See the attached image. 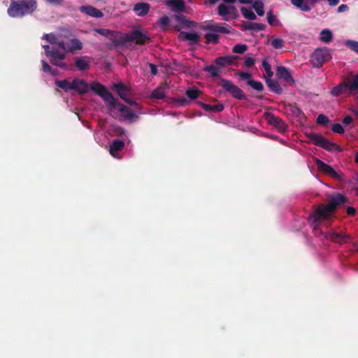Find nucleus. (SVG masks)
Returning a JSON list of instances; mask_svg holds the SVG:
<instances>
[{
    "label": "nucleus",
    "instance_id": "1",
    "mask_svg": "<svg viewBox=\"0 0 358 358\" xmlns=\"http://www.w3.org/2000/svg\"><path fill=\"white\" fill-rule=\"evenodd\" d=\"M348 201V198L340 193L333 195L327 204L321 203L315 207L309 216V221L317 227L322 221L332 216L336 210Z\"/></svg>",
    "mask_w": 358,
    "mask_h": 358
},
{
    "label": "nucleus",
    "instance_id": "2",
    "mask_svg": "<svg viewBox=\"0 0 358 358\" xmlns=\"http://www.w3.org/2000/svg\"><path fill=\"white\" fill-rule=\"evenodd\" d=\"M37 8L36 0H11L7 13L11 17H23L31 15Z\"/></svg>",
    "mask_w": 358,
    "mask_h": 358
},
{
    "label": "nucleus",
    "instance_id": "3",
    "mask_svg": "<svg viewBox=\"0 0 358 358\" xmlns=\"http://www.w3.org/2000/svg\"><path fill=\"white\" fill-rule=\"evenodd\" d=\"M356 90H358V73L352 79L344 76L342 81L332 88L331 94L338 96L341 94H350Z\"/></svg>",
    "mask_w": 358,
    "mask_h": 358
},
{
    "label": "nucleus",
    "instance_id": "4",
    "mask_svg": "<svg viewBox=\"0 0 358 358\" xmlns=\"http://www.w3.org/2000/svg\"><path fill=\"white\" fill-rule=\"evenodd\" d=\"M306 136L309 140L316 146H320L328 151H342V148L338 145L330 141L327 138H325L320 134L311 132L306 134Z\"/></svg>",
    "mask_w": 358,
    "mask_h": 358
},
{
    "label": "nucleus",
    "instance_id": "5",
    "mask_svg": "<svg viewBox=\"0 0 358 358\" xmlns=\"http://www.w3.org/2000/svg\"><path fill=\"white\" fill-rule=\"evenodd\" d=\"M94 31L111 41L115 47L125 45L127 43V34L102 28L95 29Z\"/></svg>",
    "mask_w": 358,
    "mask_h": 358
},
{
    "label": "nucleus",
    "instance_id": "6",
    "mask_svg": "<svg viewBox=\"0 0 358 358\" xmlns=\"http://www.w3.org/2000/svg\"><path fill=\"white\" fill-rule=\"evenodd\" d=\"M90 88L94 93L103 99L105 103L108 106L110 110L115 108L117 104V101L105 86L96 83L92 84Z\"/></svg>",
    "mask_w": 358,
    "mask_h": 358
},
{
    "label": "nucleus",
    "instance_id": "7",
    "mask_svg": "<svg viewBox=\"0 0 358 358\" xmlns=\"http://www.w3.org/2000/svg\"><path fill=\"white\" fill-rule=\"evenodd\" d=\"M235 76L238 78L239 81L243 83L248 87V90H250V88L257 92H262L264 90V87L262 83L260 81L255 80L252 74L248 72L237 71L235 73Z\"/></svg>",
    "mask_w": 358,
    "mask_h": 358
},
{
    "label": "nucleus",
    "instance_id": "8",
    "mask_svg": "<svg viewBox=\"0 0 358 358\" xmlns=\"http://www.w3.org/2000/svg\"><path fill=\"white\" fill-rule=\"evenodd\" d=\"M218 85L222 87L225 92L229 93L233 98L238 100H245L246 99L243 91L238 86L234 85L231 80L220 78Z\"/></svg>",
    "mask_w": 358,
    "mask_h": 358
},
{
    "label": "nucleus",
    "instance_id": "9",
    "mask_svg": "<svg viewBox=\"0 0 358 358\" xmlns=\"http://www.w3.org/2000/svg\"><path fill=\"white\" fill-rule=\"evenodd\" d=\"M46 57L50 59L52 65L57 66V62L64 59L66 55L64 51H62L57 47H50L48 45H43Z\"/></svg>",
    "mask_w": 358,
    "mask_h": 358
},
{
    "label": "nucleus",
    "instance_id": "10",
    "mask_svg": "<svg viewBox=\"0 0 358 358\" xmlns=\"http://www.w3.org/2000/svg\"><path fill=\"white\" fill-rule=\"evenodd\" d=\"M331 59V54L327 49H317L311 55V62L314 67L322 66Z\"/></svg>",
    "mask_w": 358,
    "mask_h": 358
},
{
    "label": "nucleus",
    "instance_id": "11",
    "mask_svg": "<svg viewBox=\"0 0 358 358\" xmlns=\"http://www.w3.org/2000/svg\"><path fill=\"white\" fill-rule=\"evenodd\" d=\"M324 236L327 240L339 245L347 243L351 240V237L349 235L336 231L326 232Z\"/></svg>",
    "mask_w": 358,
    "mask_h": 358
},
{
    "label": "nucleus",
    "instance_id": "12",
    "mask_svg": "<svg viewBox=\"0 0 358 358\" xmlns=\"http://www.w3.org/2000/svg\"><path fill=\"white\" fill-rule=\"evenodd\" d=\"M317 169L323 173L330 176L331 178L338 180L339 181L343 180V175L341 173L336 172L331 166L325 164L320 159H317L315 160Z\"/></svg>",
    "mask_w": 358,
    "mask_h": 358
},
{
    "label": "nucleus",
    "instance_id": "13",
    "mask_svg": "<svg viewBox=\"0 0 358 358\" xmlns=\"http://www.w3.org/2000/svg\"><path fill=\"white\" fill-rule=\"evenodd\" d=\"M127 43L135 41L138 45H144L150 41V38L139 29H133L130 33L127 34Z\"/></svg>",
    "mask_w": 358,
    "mask_h": 358
},
{
    "label": "nucleus",
    "instance_id": "14",
    "mask_svg": "<svg viewBox=\"0 0 358 358\" xmlns=\"http://www.w3.org/2000/svg\"><path fill=\"white\" fill-rule=\"evenodd\" d=\"M217 13L224 20L229 21L230 19H235L237 17V10L233 6L220 4L217 8Z\"/></svg>",
    "mask_w": 358,
    "mask_h": 358
},
{
    "label": "nucleus",
    "instance_id": "15",
    "mask_svg": "<svg viewBox=\"0 0 358 358\" xmlns=\"http://www.w3.org/2000/svg\"><path fill=\"white\" fill-rule=\"evenodd\" d=\"M242 59L238 56L227 55L224 57H220L215 59V64L218 67H224L226 65H235L239 66L240 61Z\"/></svg>",
    "mask_w": 358,
    "mask_h": 358
},
{
    "label": "nucleus",
    "instance_id": "16",
    "mask_svg": "<svg viewBox=\"0 0 358 358\" xmlns=\"http://www.w3.org/2000/svg\"><path fill=\"white\" fill-rule=\"evenodd\" d=\"M205 30H208L213 32L221 34H229L232 30L231 27L226 24L224 23H217V24H208L203 27Z\"/></svg>",
    "mask_w": 358,
    "mask_h": 358
},
{
    "label": "nucleus",
    "instance_id": "17",
    "mask_svg": "<svg viewBox=\"0 0 358 358\" xmlns=\"http://www.w3.org/2000/svg\"><path fill=\"white\" fill-rule=\"evenodd\" d=\"M115 108H117L118 110L120 113L121 116L127 120H132L134 118H138V116L130 109L128 106H124L123 104L117 102V104Z\"/></svg>",
    "mask_w": 358,
    "mask_h": 358
},
{
    "label": "nucleus",
    "instance_id": "18",
    "mask_svg": "<svg viewBox=\"0 0 358 358\" xmlns=\"http://www.w3.org/2000/svg\"><path fill=\"white\" fill-rule=\"evenodd\" d=\"M276 76L278 79L284 80L288 85H294V79L288 69H277Z\"/></svg>",
    "mask_w": 358,
    "mask_h": 358
},
{
    "label": "nucleus",
    "instance_id": "19",
    "mask_svg": "<svg viewBox=\"0 0 358 358\" xmlns=\"http://www.w3.org/2000/svg\"><path fill=\"white\" fill-rule=\"evenodd\" d=\"M269 124L273 126L281 131L286 130L287 126L281 118L273 114L268 115L266 117Z\"/></svg>",
    "mask_w": 358,
    "mask_h": 358
},
{
    "label": "nucleus",
    "instance_id": "20",
    "mask_svg": "<svg viewBox=\"0 0 358 358\" xmlns=\"http://www.w3.org/2000/svg\"><path fill=\"white\" fill-rule=\"evenodd\" d=\"M178 38L181 41H189L192 44L197 43L200 41V36L196 32L180 31L178 34Z\"/></svg>",
    "mask_w": 358,
    "mask_h": 358
},
{
    "label": "nucleus",
    "instance_id": "21",
    "mask_svg": "<svg viewBox=\"0 0 358 358\" xmlns=\"http://www.w3.org/2000/svg\"><path fill=\"white\" fill-rule=\"evenodd\" d=\"M266 83L270 90L273 93L277 94H282L283 90L277 80L266 76Z\"/></svg>",
    "mask_w": 358,
    "mask_h": 358
},
{
    "label": "nucleus",
    "instance_id": "22",
    "mask_svg": "<svg viewBox=\"0 0 358 358\" xmlns=\"http://www.w3.org/2000/svg\"><path fill=\"white\" fill-rule=\"evenodd\" d=\"M80 10L91 17H101L103 15L101 10L91 6H83L80 8Z\"/></svg>",
    "mask_w": 358,
    "mask_h": 358
},
{
    "label": "nucleus",
    "instance_id": "23",
    "mask_svg": "<svg viewBox=\"0 0 358 358\" xmlns=\"http://www.w3.org/2000/svg\"><path fill=\"white\" fill-rule=\"evenodd\" d=\"M113 90L116 91V92L122 99H123L124 101H127L129 89L124 84L122 83L114 84Z\"/></svg>",
    "mask_w": 358,
    "mask_h": 358
},
{
    "label": "nucleus",
    "instance_id": "24",
    "mask_svg": "<svg viewBox=\"0 0 358 358\" xmlns=\"http://www.w3.org/2000/svg\"><path fill=\"white\" fill-rule=\"evenodd\" d=\"M168 87V85L166 83H162L160 85L154 90L151 94V98L162 99L165 97L164 90Z\"/></svg>",
    "mask_w": 358,
    "mask_h": 358
},
{
    "label": "nucleus",
    "instance_id": "25",
    "mask_svg": "<svg viewBox=\"0 0 358 358\" xmlns=\"http://www.w3.org/2000/svg\"><path fill=\"white\" fill-rule=\"evenodd\" d=\"M72 85V90H77L81 94L86 93L89 89L88 85L85 81L81 80L76 79L73 80Z\"/></svg>",
    "mask_w": 358,
    "mask_h": 358
},
{
    "label": "nucleus",
    "instance_id": "26",
    "mask_svg": "<svg viewBox=\"0 0 358 358\" xmlns=\"http://www.w3.org/2000/svg\"><path fill=\"white\" fill-rule=\"evenodd\" d=\"M124 147V143L120 140H115L110 145L109 152L113 157H116L117 152L123 150Z\"/></svg>",
    "mask_w": 358,
    "mask_h": 358
},
{
    "label": "nucleus",
    "instance_id": "27",
    "mask_svg": "<svg viewBox=\"0 0 358 358\" xmlns=\"http://www.w3.org/2000/svg\"><path fill=\"white\" fill-rule=\"evenodd\" d=\"M67 45V52H74L83 48L82 42L76 38L69 40Z\"/></svg>",
    "mask_w": 358,
    "mask_h": 358
},
{
    "label": "nucleus",
    "instance_id": "28",
    "mask_svg": "<svg viewBox=\"0 0 358 358\" xmlns=\"http://www.w3.org/2000/svg\"><path fill=\"white\" fill-rule=\"evenodd\" d=\"M166 4L175 12L182 11L185 7L183 0H170L167 1Z\"/></svg>",
    "mask_w": 358,
    "mask_h": 358
},
{
    "label": "nucleus",
    "instance_id": "29",
    "mask_svg": "<svg viewBox=\"0 0 358 358\" xmlns=\"http://www.w3.org/2000/svg\"><path fill=\"white\" fill-rule=\"evenodd\" d=\"M199 104L204 110L207 112H221L224 110V105L222 103L210 105L199 102Z\"/></svg>",
    "mask_w": 358,
    "mask_h": 358
},
{
    "label": "nucleus",
    "instance_id": "30",
    "mask_svg": "<svg viewBox=\"0 0 358 358\" xmlns=\"http://www.w3.org/2000/svg\"><path fill=\"white\" fill-rule=\"evenodd\" d=\"M150 8V5L147 3H138L135 4L134 10L138 16H144L148 13Z\"/></svg>",
    "mask_w": 358,
    "mask_h": 358
},
{
    "label": "nucleus",
    "instance_id": "31",
    "mask_svg": "<svg viewBox=\"0 0 358 358\" xmlns=\"http://www.w3.org/2000/svg\"><path fill=\"white\" fill-rule=\"evenodd\" d=\"M266 25L262 23L246 22L243 25V30H254L255 31L264 30Z\"/></svg>",
    "mask_w": 358,
    "mask_h": 358
},
{
    "label": "nucleus",
    "instance_id": "32",
    "mask_svg": "<svg viewBox=\"0 0 358 358\" xmlns=\"http://www.w3.org/2000/svg\"><path fill=\"white\" fill-rule=\"evenodd\" d=\"M291 3L303 12L311 10V6H309V4L306 3V0H291Z\"/></svg>",
    "mask_w": 358,
    "mask_h": 358
},
{
    "label": "nucleus",
    "instance_id": "33",
    "mask_svg": "<svg viewBox=\"0 0 358 358\" xmlns=\"http://www.w3.org/2000/svg\"><path fill=\"white\" fill-rule=\"evenodd\" d=\"M333 39V34L329 29H324L320 32V40L325 43H330Z\"/></svg>",
    "mask_w": 358,
    "mask_h": 358
},
{
    "label": "nucleus",
    "instance_id": "34",
    "mask_svg": "<svg viewBox=\"0 0 358 358\" xmlns=\"http://www.w3.org/2000/svg\"><path fill=\"white\" fill-rule=\"evenodd\" d=\"M205 38L206 39V43L208 44H217L219 43V36L215 32L210 31V32H208L205 34Z\"/></svg>",
    "mask_w": 358,
    "mask_h": 358
},
{
    "label": "nucleus",
    "instance_id": "35",
    "mask_svg": "<svg viewBox=\"0 0 358 358\" xmlns=\"http://www.w3.org/2000/svg\"><path fill=\"white\" fill-rule=\"evenodd\" d=\"M241 11L243 17L250 20H255L257 18L256 15L251 9H248L245 7H242Z\"/></svg>",
    "mask_w": 358,
    "mask_h": 358
},
{
    "label": "nucleus",
    "instance_id": "36",
    "mask_svg": "<svg viewBox=\"0 0 358 358\" xmlns=\"http://www.w3.org/2000/svg\"><path fill=\"white\" fill-rule=\"evenodd\" d=\"M185 94L190 100H195L199 97L201 91L197 88H189L187 90Z\"/></svg>",
    "mask_w": 358,
    "mask_h": 358
},
{
    "label": "nucleus",
    "instance_id": "37",
    "mask_svg": "<svg viewBox=\"0 0 358 358\" xmlns=\"http://www.w3.org/2000/svg\"><path fill=\"white\" fill-rule=\"evenodd\" d=\"M56 85H57V86L63 89L65 91H69L70 90H72V86H73L72 82L70 83V82L67 81L66 80H57L56 82Z\"/></svg>",
    "mask_w": 358,
    "mask_h": 358
},
{
    "label": "nucleus",
    "instance_id": "38",
    "mask_svg": "<svg viewBox=\"0 0 358 358\" xmlns=\"http://www.w3.org/2000/svg\"><path fill=\"white\" fill-rule=\"evenodd\" d=\"M253 8L258 15L263 16L264 15V3L262 1H256L253 3Z\"/></svg>",
    "mask_w": 358,
    "mask_h": 358
},
{
    "label": "nucleus",
    "instance_id": "39",
    "mask_svg": "<svg viewBox=\"0 0 358 358\" xmlns=\"http://www.w3.org/2000/svg\"><path fill=\"white\" fill-rule=\"evenodd\" d=\"M291 111H292V114L295 117H298L299 119L301 120V119L305 118L304 113L301 110V108H299L297 106H296V105L292 106L291 108Z\"/></svg>",
    "mask_w": 358,
    "mask_h": 358
},
{
    "label": "nucleus",
    "instance_id": "40",
    "mask_svg": "<svg viewBox=\"0 0 358 358\" xmlns=\"http://www.w3.org/2000/svg\"><path fill=\"white\" fill-rule=\"evenodd\" d=\"M248 49V45L245 44H236L233 48V52L236 54H243Z\"/></svg>",
    "mask_w": 358,
    "mask_h": 358
},
{
    "label": "nucleus",
    "instance_id": "41",
    "mask_svg": "<svg viewBox=\"0 0 358 358\" xmlns=\"http://www.w3.org/2000/svg\"><path fill=\"white\" fill-rule=\"evenodd\" d=\"M345 45L351 50L358 54V41L348 40L345 42Z\"/></svg>",
    "mask_w": 358,
    "mask_h": 358
},
{
    "label": "nucleus",
    "instance_id": "42",
    "mask_svg": "<svg viewBox=\"0 0 358 358\" xmlns=\"http://www.w3.org/2000/svg\"><path fill=\"white\" fill-rule=\"evenodd\" d=\"M271 44L274 48L280 49L284 46L285 42L280 38H275L271 41Z\"/></svg>",
    "mask_w": 358,
    "mask_h": 358
},
{
    "label": "nucleus",
    "instance_id": "43",
    "mask_svg": "<svg viewBox=\"0 0 358 358\" xmlns=\"http://www.w3.org/2000/svg\"><path fill=\"white\" fill-rule=\"evenodd\" d=\"M267 21L271 26H275L278 24V22L276 20L275 16L273 15L272 10L267 13Z\"/></svg>",
    "mask_w": 358,
    "mask_h": 358
},
{
    "label": "nucleus",
    "instance_id": "44",
    "mask_svg": "<svg viewBox=\"0 0 358 358\" xmlns=\"http://www.w3.org/2000/svg\"><path fill=\"white\" fill-rule=\"evenodd\" d=\"M43 39L46 40L48 42H49L51 44H55L57 43V38L54 34H45L42 37Z\"/></svg>",
    "mask_w": 358,
    "mask_h": 358
},
{
    "label": "nucleus",
    "instance_id": "45",
    "mask_svg": "<svg viewBox=\"0 0 358 358\" xmlns=\"http://www.w3.org/2000/svg\"><path fill=\"white\" fill-rule=\"evenodd\" d=\"M316 122L318 124L326 125L327 124H328L329 122V120L326 115H324L323 114H320L317 116Z\"/></svg>",
    "mask_w": 358,
    "mask_h": 358
},
{
    "label": "nucleus",
    "instance_id": "46",
    "mask_svg": "<svg viewBox=\"0 0 358 358\" xmlns=\"http://www.w3.org/2000/svg\"><path fill=\"white\" fill-rule=\"evenodd\" d=\"M55 45H57V48L61 50L62 51H64L65 54L67 52V44L68 41H64L63 40L59 41L58 38L57 39V43H55Z\"/></svg>",
    "mask_w": 358,
    "mask_h": 358
},
{
    "label": "nucleus",
    "instance_id": "47",
    "mask_svg": "<svg viewBox=\"0 0 358 358\" xmlns=\"http://www.w3.org/2000/svg\"><path fill=\"white\" fill-rule=\"evenodd\" d=\"M331 130L334 133H337V134H342L345 131L343 126L341 124H339V123L334 124L332 125V127H331Z\"/></svg>",
    "mask_w": 358,
    "mask_h": 358
},
{
    "label": "nucleus",
    "instance_id": "48",
    "mask_svg": "<svg viewBox=\"0 0 358 358\" xmlns=\"http://www.w3.org/2000/svg\"><path fill=\"white\" fill-rule=\"evenodd\" d=\"M159 24L162 29H166L169 25V18L167 16L160 17L159 19Z\"/></svg>",
    "mask_w": 358,
    "mask_h": 358
},
{
    "label": "nucleus",
    "instance_id": "49",
    "mask_svg": "<svg viewBox=\"0 0 358 358\" xmlns=\"http://www.w3.org/2000/svg\"><path fill=\"white\" fill-rule=\"evenodd\" d=\"M208 71L212 77L217 78L222 73L221 69H203Z\"/></svg>",
    "mask_w": 358,
    "mask_h": 358
},
{
    "label": "nucleus",
    "instance_id": "50",
    "mask_svg": "<svg viewBox=\"0 0 358 358\" xmlns=\"http://www.w3.org/2000/svg\"><path fill=\"white\" fill-rule=\"evenodd\" d=\"M255 63V60L252 57H246L243 61V65L245 67H251Z\"/></svg>",
    "mask_w": 358,
    "mask_h": 358
},
{
    "label": "nucleus",
    "instance_id": "51",
    "mask_svg": "<svg viewBox=\"0 0 358 358\" xmlns=\"http://www.w3.org/2000/svg\"><path fill=\"white\" fill-rule=\"evenodd\" d=\"M87 62L83 58H78L76 61V67H87Z\"/></svg>",
    "mask_w": 358,
    "mask_h": 358
},
{
    "label": "nucleus",
    "instance_id": "52",
    "mask_svg": "<svg viewBox=\"0 0 358 358\" xmlns=\"http://www.w3.org/2000/svg\"><path fill=\"white\" fill-rule=\"evenodd\" d=\"M124 101L127 102L129 106H134L137 110L141 109V106L133 99H129L127 97V101Z\"/></svg>",
    "mask_w": 358,
    "mask_h": 358
},
{
    "label": "nucleus",
    "instance_id": "53",
    "mask_svg": "<svg viewBox=\"0 0 358 358\" xmlns=\"http://www.w3.org/2000/svg\"><path fill=\"white\" fill-rule=\"evenodd\" d=\"M225 3H234L236 0H223ZM241 3H250L252 0H238Z\"/></svg>",
    "mask_w": 358,
    "mask_h": 358
},
{
    "label": "nucleus",
    "instance_id": "54",
    "mask_svg": "<svg viewBox=\"0 0 358 358\" xmlns=\"http://www.w3.org/2000/svg\"><path fill=\"white\" fill-rule=\"evenodd\" d=\"M178 103L182 106H185L189 104V101L184 97H180L178 99Z\"/></svg>",
    "mask_w": 358,
    "mask_h": 358
},
{
    "label": "nucleus",
    "instance_id": "55",
    "mask_svg": "<svg viewBox=\"0 0 358 358\" xmlns=\"http://www.w3.org/2000/svg\"><path fill=\"white\" fill-rule=\"evenodd\" d=\"M346 213L348 215L354 216L355 215L356 210L355 208H354L353 207L348 206L346 209Z\"/></svg>",
    "mask_w": 358,
    "mask_h": 358
},
{
    "label": "nucleus",
    "instance_id": "56",
    "mask_svg": "<svg viewBox=\"0 0 358 358\" xmlns=\"http://www.w3.org/2000/svg\"><path fill=\"white\" fill-rule=\"evenodd\" d=\"M352 120H352V117H351V116H350V115H348V116H345V117L343 118V123L344 124H346V125H347V124H350V123H352Z\"/></svg>",
    "mask_w": 358,
    "mask_h": 358
},
{
    "label": "nucleus",
    "instance_id": "57",
    "mask_svg": "<svg viewBox=\"0 0 358 358\" xmlns=\"http://www.w3.org/2000/svg\"><path fill=\"white\" fill-rule=\"evenodd\" d=\"M348 9V6L346 4H341L338 8V12L342 13Z\"/></svg>",
    "mask_w": 358,
    "mask_h": 358
},
{
    "label": "nucleus",
    "instance_id": "58",
    "mask_svg": "<svg viewBox=\"0 0 358 358\" xmlns=\"http://www.w3.org/2000/svg\"><path fill=\"white\" fill-rule=\"evenodd\" d=\"M272 69H265L266 70V74L264 75V78H266V76H267V78H272V76L273 75V71H271Z\"/></svg>",
    "mask_w": 358,
    "mask_h": 358
},
{
    "label": "nucleus",
    "instance_id": "59",
    "mask_svg": "<svg viewBox=\"0 0 358 358\" xmlns=\"http://www.w3.org/2000/svg\"><path fill=\"white\" fill-rule=\"evenodd\" d=\"M318 0H306V3L309 4V6H311V9L315 7Z\"/></svg>",
    "mask_w": 358,
    "mask_h": 358
},
{
    "label": "nucleus",
    "instance_id": "60",
    "mask_svg": "<svg viewBox=\"0 0 358 358\" xmlns=\"http://www.w3.org/2000/svg\"><path fill=\"white\" fill-rule=\"evenodd\" d=\"M327 1H328L329 4L331 6H335L338 5L340 1V0H327Z\"/></svg>",
    "mask_w": 358,
    "mask_h": 358
},
{
    "label": "nucleus",
    "instance_id": "61",
    "mask_svg": "<svg viewBox=\"0 0 358 358\" xmlns=\"http://www.w3.org/2000/svg\"><path fill=\"white\" fill-rule=\"evenodd\" d=\"M262 67H270V65H269L268 62L266 61V59L263 60Z\"/></svg>",
    "mask_w": 358,
    "mask_h": 358
},
{
    "label": "nucleus",
    "instance_id": "62",
    "mask_svg": "<svg viewBox=\"0 0 358 358\" xmlns=\"http://www.w3.org/2000/svg\"><path fill=\"white\" fill-rule=\"evenodd\" d=\"M151 69V73L153 76H156L158 73V69Z\"/></svg>",
    "mask_w": 358,
    "mask_h": 358
},
{
    "label": "nucleus",
    "instance_id": "63",
    "mask_svg": "<svg viewBox=\"0 0 358 358\" xmlns=\"http://www.w3.org/2000/svg\"><path fill=\"white\" fill-rule=\"evenodd\" d=\"M44 70V71H47V72H51V73H55L56 69H50V68H48V69H43Z\"/></svg>",
    "mask_w": 358,
    "mask_h": 358
},
{
    "label": "nucleus",
    "instance_id": "64",
    "mask_svg": "<svg viewBox=\"0 0 358 358\" xmlns=\"http://www.w3.org/2000/svg\"><path fill=\"white\" fill-rule=\"evenodd\" d=\"M355 162L357 164H358V152H357L356 155H355Z\"/></svg>",
    "mask_w": 358,
    "mask_h": 358
}]
</instances>
